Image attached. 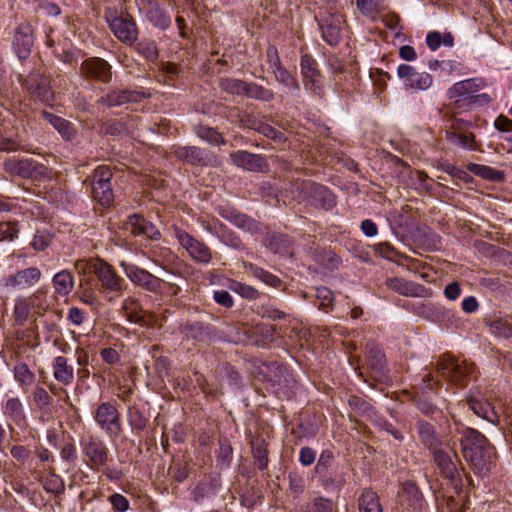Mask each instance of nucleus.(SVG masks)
<instances>
[{"label":"nucleus","instance_id":"obj_12","mask_svg":"<svg viewBox=\"0 0 512 512\" xmlns=\"http://www.w3.org/2000/svg\"><path fill=\"white\" fill-rule=\"evenodd\" d=\"M344 23V16L339 12H326L321 15L319 26L328 44L336 45L339 42Z\"/></svg>","mask_w":512,"mask_h":512},{"label":"nucleus","instance_id":"obj_22","mask_svg":"<svg viewBox=\"0 0 512 512\" xmlns=\"http://www.w3.org/2000/svg\"><path fill=\"white\" fill-rule=\"evenodd\" d=\"M42 276L41 271L37 267H29L17 271L13 275H9L4 279L5 287H30L37 283Z\"/></svg>","mask_w":512,"mask_h":512},{"label":"nucleus","instance_id":"obj_14","mask_svg":"<svg viewBox=\"0 0 512 512\" xmlns=\"http://www.w3.org/2000/svg\"><path fill=\"white\" fill-rule=\"evenodd\" d=\"M300 65L305 87L310 89L315 95L321 96L323 94V86L316 61L312 56L305 54L301 57Z\"/></svg>","mask_w":512,"mask_h":512},{"label":"nucleus","instance_id":"obj_59","mask_svg":"<svg viewBox=\"0 0 512 512\" xmlns=\"http://www.w3.org/2000/svg\"><path fill=\"white\" fill-rule=\"evenodd\" d=\"M267 62L269 63L270 68L272 69V72L275 73V71H279L283 68L278 50L275 46L270 45L267 48Z\"/></svg>","mask_w":512,"mask_h":512},{"label":"nucleus","instance_id":"obj_6","mask_svg":"<svg viewBox=\"0 0 512 512\" xmlns=\"http://www.w3.org/2000/svg\"><path fill=\"white\" fill-rule=\"evenodd\" d=\"M89 269L97 277L103 292H114L118 294L123 292L124 279L117 274L115 269L108 262L99 258L94 259L90 262Z\"/></svg>","mask_w":512,"mask_h":512},{"label":"nucleus","instance_id":"obj_38","mask_svg":"<svg viewBox=\"0 0 512 512\" xmlns=\"http://www.w3.org/2000/svg\"><path fill=\"white\" fill-rule=\"evenodd\" d=\"M251 448L255 464L260 470H264L268 465V450L265 441L255 438L251 441Z\"/></svg>","mask_w":512,"mask_h":512},{"label":"nucleus","instance_id":"obj_50","mask_svg":"<svg viewBox=\"0 0 512 512\" xmlns=\"http://www.w3.org/2000/svg\"><path fill=\"white\" fill-rule=\"evenodd\" d=\"M275 79L288 89L299 90L300 86L297 79L286 69L282 68L274 73Z\"/></svg>","mask_w":512,"mask_h":512},{"label":"nucleus","instance_id":"obj_13","mask_svg":"<svg viewBox=\"0 0 512 512\" xmlns=\"http://www.w3.org/2000/svg\"><path fill=\"white\" fill-rule=\"evenodd\" d=\"M126 275L130 281L150 293H160L164 279L154 276L148 271L132 265L126 269Z\"/></svg>","mask_w":512,"mask_h":512},{"label":"nucleus","instance_id":"obj_7","mask_svg":"<svg viewBox=\"0 0 512 512\" xmlns=\"http://www.w3.org/2000/svg\"><path fill=\"white\" fill-rule=\"evenodd\" d=\"M174 234L178 243L184 248L189 256L196 262L208 264L212 260V251L208 245L187 233L185 230L174 227Z\"/></svg>","mask_w":512,"mask_h":512},{"label":"nucleus","instance_id":"obj_17","mask_svg":"<svg viewBox=\"0 0 512 512\" xmlns=\"http://www.w3.org/2000/svg\"><path fill=\"white\" fill-rule=\"evenodd\" d=\"M81 74L88 79L108 83L111 80V66L99 57L86 59L81 65Z\"/></svg>","mask_w":512,"mask_h":512},{"label":"nucleus","instance_id":"obj_43","mask_svg":"<svg viewBox=\"0 0 512 512\" xmlns=\"http://www.w3.org/2000/svg\"><path fill=\"white\" fill-rule=\"evenodd\" d=\"M475 372V366L466 361H458V367L452 372L449 381L456 385H465V379Z\"/></svg>","mask_w":512,"mask_h":512},{"label":"nucleus","instance_id":"obj_42","mask_svg":"<svg viewBox=\"0 0 512 512\" xmlns=\"http://www.w3.org/2000/svg\"><path fill=\"white\" fill-rule=\"evenodd\" d=\"M147 17L153 25L161 29H166L171 23V19L167 13L156 4L150 5Z\"/></svg>","mask_w":512,"mask_h":512},{"label":"nucleus","instance_id":"obj_46","mask_svg":"<svg viewBox=\"0 0 512 512\" xmlns=\"http://www.w3.org/2000/svg\"><path fill=\"white\" fill-rule=\"evenodd\" d=\"M456 367H458V360L449 354L443 355L437 362V371L447 380Z\"/></svg>","mask_w":512,"mask_h":512},{"label":"nucleus","instance_id":"obj_41","mask_svg":"<svg viewBox=\"0 0 512 512\" xmlns=\"http://www.w3.org/2000/svg\"><path fill=\"white\" fill-rule=\"evenodd\" d=\"M14 378L19 385L24 389L30 387L35 382V374L29 369L25 363H18L13 369Z\"/></svg>","mask_w":512,"mask_h":512},{"label":"nucleus","instance_id":"obj_18","mask_svg":"<svg viewBox=\"0 0 512 512\" xmlns=\"http://www.w3.org/2000/svg\"><path fill=\"white\" fill-rule=\"evenodd\" d=\"M143 97V94L137 91L128 89H112L107 94L102 96L98 103L107 107H118L127 103L139 102Z\"/></svg>","mask_w":512,"mask_h":512},{"label":"nucleus","instance_id":"obj_35","mask_svg":"<svg viewBox=\"0 0 512 512\" xmlns=\"http://www.w3.org/2000/svg\"><path fill=\"white\" fill-rule=\"evenodd\" d=\"M418 433L422 443L427 446L430 450H434L440 446L442 443L438 439L434 427L424 421L418 422Z\"/></svg>","mask_w":512,"mask_h":512},{"label":"nucleus","instance_id":"obj_25","mask_svg":"<svg viewBox=\"0 0 512 512\" xmlns=\"http://www.w3.org/2000/svg\"><path fill=\"white\" fill-rule=\"evenodd\" d=\"M128 224L131 226V233L134 235H145L153 240L160 238V232L155 225L144 219L142 216L137 214L130 216Z\"/></svg>","mask_w":512,"mask_h":512},{"label":"nucleus","instance_id":"obj_62","mask_svg":"<svg viewBox=\"0 0 512 512\" xmlns=\"http://www.w3.org/2000/svg\"><path fill=\"white\" fill-rule=\"evenodd\" d=\"M491 328L493 333L496 335L502 336L504 338L512 337V326L506 321H495Z\"/></svg>","mask_w":512,"mask_h":512},{"label":"nucleus","instance_id":"obj_48","mask_svg":"<svg viewBox=\"0 0 512 512\" xmlns=\"http://www.w3.org/2000/svg\"><path fill=\"white\" fill-rule=\"evenodd\" d=\"M197 135L201 139H203L211 144H215V145L225 144V140H224L222 134H220L217 130H215L214 128H211V127H207V126L198 127Z\"/></svg>","mask_w":512,"mask_h":512},{"label":"nucleus","instance_id":"obj_2","mask_svg":"<svg viewBox=\"0 0 512 512\" xmlns=\"http://www.w3.org/2000/svg\"><path fill=\"white\" fill-rule=\"evenodd\" d=\"M463 456L475 468L482 470L488 463L491 447L487 438L473 428H467L461 439Z\"/></svg>","mask_w":512,"mask_h":512},{"label":"nucleus","instance_id":"obj_10","mask_svg":"<svg viewBox=\"0 0 512 512\" xmlns=\"http://www.w3.org/2000/svg\"><path fill=\"white\" fill-rule=\"evenodd\" d=\"M95 421L110 436L117 437L121 432L120 415L116 407L105 402L100 404L95 411Z\"/></svg>","mask_w":512,"mask_h":512},{"label":"nucleus","instance_id":"obj_36","mask_svg":"<svg viewBox=\"0 0 512 512\" xmlns=\"http://www.w3.org/2000/svg\"><path fill=\"white\" fill-rule=\"evenodd\" d=\"M267 247L275 254H280L282 256H292L293 249L291 246V242L286 235L278 234L273 235L268 240L266 244Z\"/></svg>","mask_w":512,"mask_h":512},{"label":"nucleus","instance_id":"obj_4","mask_svg":"<svg viewBox=\"0 0 512 512\" xmlns=\"http://www.w3.org/2000/svg\"><path fill=\"white\" fill-rule=\"evenodd\" d=\"M4 170L13 176L32 181H43L50 178L51 171L43 164L29 158H8L4 161Z\"/></svg>","mask_w":512,"mask_h":512},{"label":"nucleus","instance_id":"obj_53","mask_svg":"<svg viewBox=\"0 0 512 512\" xmlns=\"http://www.w3.org/2000/svg\"><path fill=\"white\" fill-rule=\"evenodd\" d=\"M52 236L46 231H37L31 242V246L35 251H44L50 246Z\"/></svg>","mask_w":512,"mask_h":512},{"label":"nucleus","instance_id":"obj_8","mask_svg":"<svg viewBox=\"0 0 512 512\" xmlns=\"http://www.w3.org/2000/svg\"><path fill=\"white\" fill-rule=\"evenodd\" d=\"M106 18L111 31L119 41L127 45L135 43L138 37V29L132 16L126 14L111 18V12H107Z\"/></svg>","mask_w":512,"mask_h":512},{"label":"nucleus","instance_id":"obj_28","mask_svg":"<svg viewBox=\"0 0 512 512\" xmlns=\"http://www.w3.org/2000/svg\"><path fill=\"white\" fill-rule=\"evenodd\" d=\"M231 159L235 165L248 170H260L264 165L263 157L247 151L234 152Z\"/></svg>","mask_w":512,"mask_h":512},{"label":"nucleus","instance_id":"obj_3","mask_svg":"<svg viewBox=\"0 0 512 512\" xmlns=\"http://www.w3.org/2000/svg\"><path fill=\"white\" fill-rule=\"evenodd\" d=\"M457 111L446 113L444 119V131L446 141L455 147L468 150H476L477 144L475 135L471 131L473 124L471 121L459 118Z\"/></svg>","mask_w":512,"mask_h":512},{"label":"nucleus","instance_id":"obj_55","mask_svg":"<svg viewBox=\"0 0 512 512\" xmlns=\"http://www.w3.org/2000/svg\"><path fill=\"white\" fill-rule=\"evenodd\" d=\"M112 176V171L108 166H99L93 173L92 184L111 183Z\"/></svg>","mask_w":512,"mask_h":512},{"label":"nucleus","instance_id":"obj_15","mask_svg":"<svg viewBox=\"0 0 512 512\" xmlns=\"http://www.w3.org/2000/svg\"><path fill=\"white\" fill-rule=\"evenodd\" d=\"M399 505L402 512H421L424 506V498L416 483L406 481L399 493Z\"/></svg>","mask_w":512,"mask_h":512},{"label":"nucleus","instance_id":"obj_32","mask_svg":"<svg viewBox=\"0 0 512 512\" xmlns=\"http://www.w3.org/2000/svg\"><path fill=\"white\" fill-rule=\"evenodd\" d=\"M359 512H383L379 496L371 489H364L358 499Z\"/></svg>","mask_w":512,"mask_h":512},{"label":"nucleus","instance_id":"obj_58","mask_svg":"<svg viewBox=\"0 0 512 512\" xmlns=\"http://www.w3.org/2000/svg\"><path fill=\"white\" fill-rule=\"evenodd\" d=\"M374 251L383 258L394 260L398 254L396 249L388 242L379 243L374 246Z\"/></svg>","mask_w":512,"mask_h":512},{"label":"nucleus","instance_id":"obj_60","mask_svg":"<svg viewBox=\"0 0 512 512\" xmlns=\"http://www.w3.org/2000/svg\"><path fill=\"white\" fill-rule=\"evenodd\" d=\"M18 233L15 223L0 222V241L12 240Z\"/></svg>","mask_w":512,"mask_h":512},{"label":"nucleus","instance_id":"obj_23","mask_svg":"<svg viewBox=\"0 0 512 512\" xmlns=\"http://www.w3.org/2000/svg\"><path fill=\"white\" fill-rule=\"evenodd\" d=\"M179 329L184 337L198 342L210 341L213 334L209 325L201 321H187L181 324Z\"/></svg>","mask_w":512,"mask_h":512},{"label":"nucleus","instance_id":"obj_30","mask_svg":"<svg viewBox=\"0 0 512 512\" xmlns=\"http://www.w3.org/2000/svg\"><path fill=\"white\" fill-rule=\"evenodd\" d=\"M42 117L51 124L65 140H71L75 136V130L68 120L47 111L42 112Z\"/></svg>","mask_w":512,"mask_h":512},{"label":"nucleus","instance_id":"obj_52","mask_svg":"<svg viewBox=\"0 0 512 512\" xmlns=\"http://www.w3.org/2000/svg\"><path fill=\"white\" fill-rule=\"evenodd\" d=\"M231 289L238 293L243 298L249 300H256L260 296V293L258 292L257 289L250 285L240 282H233V284L231 285Z\"/></svg>","mask_w":512,"mask_h":512},{"label":"nucleus","instance_id":"obj_40","mask_svg":"<svg viewBox=\"0 0 512 512\" xmlns=\"http://www.w3.org/2000/svg\"><path fill=\"white\" fill-rule=\"evenodd\" d=\"M468 168L473 174L485 180L499 182L504 179V173L502 171L493 169L486 165L470 164Z\"/></svg>","mask_w":512,"mask_h":512},{"label":"nucleus","instance_id":"obj_26","mask_svg":"<svg viewBox=\"0 0 512 512\" xmlns=\"http://www.w3.org/2000/svg\"><path fill=\"white\" fill-rule=\"evenodd\" d=\"M53 377L63 385H70L74 380V369L64 356H58L52 363Z\"/></svg>","mask_w":512,"mask_h":512},{"label":"nucleus","instance_id":"obj_37","mask_svg":"<svg viewBox=\"0 0 512 512\" xmlns=\"http://www.w3.org/2000/svg\"><path fill=\"white\" fill-rule=\"evenodd\" d=\"M132 120L128 117L121 119H109L102 123L101 130L108 135L120 136L129 131V123Z\"/></svg>","mask_w":512,"mask_h":512},{"label":"nucleus","instance_id":"obj_45","mask_svg":"<svg viewBox=\"0 0 512 512\" xmlns=\"http://www.w3.org/2000/svg\"><path fill=\"white\" fill-rule=\"evenodd\" d=\"M247 267L249 268L250 272L252 273V275L254 277L258 278L265 284H267L271 287H274V288H276L280 285L281 280L277 276L273 275L272 273L265 271L264 269H262L258 266H255L253 264H249Z\"/></svg>","mask_w":512,"mask_h":512},{"label":"nucleus","instance_id":"obj_61","mask_svg":"<svg viewBox=\"0 0 512 512\" xmlns=\"http://www.w3.org/2000/svg\"><path fill=\"white\" fill-rule=\"evenodd\" d=\"M219 444L218 461L228 466L232 458L233 449L227 441L220 440Z\"/></svg>","mask_w":512,"mask_h":512},{"label":"nucleus","instance_id":"obj_24","mask_svg":"<svg viewBox=\"0 0 512 512\" xmlns=\"http://www.w3.org/2000/svg\"><path fill=\"white\" fill-rule=\"evenodd\" d=\"M3 414L8 421L16 425H22L26 422L24 405L18 397H10L5 401Z\"/></svg>","mask_w":512,"mask_h":512},{"label":"nucleus","instance_id":"obj_64","mask_svg":"<svg viewBox=\"0 0 512 512\" xmlns=\"http://www.w3.org/2000/svg\"><path fill=\"white\" fill-rule=\"evenodd\" d=\"M238 122L239 125L243 128H249L253 130H257L258 125L260 123L259 120H257L254 116L248 114V113H238Z\"/></svg>","mask_w":512,"mask_h":512},{"label":"nucleus","instance_id":"obj_34","mask_svg":"<svg viewBox=\"0 0 512 512\" xmlns=\"http://www.w3.org/2000/svg\"><path fill=\"white\" fill-rule=\"evenodd\" d=\"M52 283L57 294L66 296L73 290L74 277L70 271L62 270L54 275Z\"/></svg>","mask_w":512,"mask_h":512},{"label":"nucleus","instance_id":"obj_11","mask_svg":"<svg viewBox=\"0 0 512 512\" xmlns=\"http://www.w3.org/2000/svg\"><path fill=\"white\" fill-rule=\"evenodd\" d=\"M34 45L33 27L28 22L19 24L14 32L12 46L20 60L27 59Z\"/></svg>","mask_w":512,"mask_h":512},{"label":"nucleus","instance_id":"obj_56","mask_svg":"<svg viewBox=\"0 0 512 512\" xmlns=\"http://www.w3.org/2000/svg\"><path fill=\"white\" fill-rule=\"evenodd\" d=\"M51 396L43 387H37L33 392V401L37 408L44 409L51 404Z\"/></svg>","mask_w":512,"mask_h":512},{"label":"nucleus","instance_id":"obj_57","mask_svg":"<svg viewBox=\"0 0 512 512\" xmlns=\"http://www.w3.org/2000/svg\"><path fill=\"white\" fill-rule=\"evenodd\" d=\"M316 298L319 300V305L322 308L330 307L334 300L332 291L327 287H317Z\"/></svg>","mask_w":512,"mask_h":512},{"label":"nucleus","instance_id":"obj_5","mask_svg":"<svg viewBox=\"0 0 512 512\" xmlns=\"http://www.w3.org/2000/svg\"><path fill=\"white\" fill-rule=\"evenodd\" d=\"M432 451L434 463L438 467L441 476L449 481V484L458 494L462 489V480L455 463L458 459L456 453L448 446L445 448L440 446Z\"/></svg>","mask_w":512,"mask_h":512},{"label":"nucleus","instance_id":"obj_19","mask_svg":"<svg viewBox=\"0 0 512 512\" xmlns=\"http://www.w3.org/2000/svg\"><path fill=\"white\" fill-rule=\"evenodd\" d=\"M311 198V203L320 209L330 210L336 205L335 195L325 186L317 183H307L304 186Z\"/></svg>","mask_w":512,"mask_h":512},{"label":"nucleus","instance_id":"obj_21","mask_svg":"<svg viewBox=\"0 0 512 512\" xmlns=\"http://www.w3.org/2000/svg\"><path fill=\"white\" fill-rule=\"evenodd\" d=\"M465 402L469 409L473 411V413L490 423H497L499 417L494 410V407L487 400L483 399L480 395L471 394L466 397Z\"/></svg>","mask_w":512,"mask_h":512},{"label":"nucleus","instance_id":"obj_54","mask_svg":"<svg viewBox=\"0 0 512 512\" xmlns=\"http://www.w3.org/2000/svg\"><path fill=\"white\" fill-rule=\"evenodd\" d=\"M357 8L365 16H373L379 12V0H356Z\"/></svg>","mask_w":512,"mask_h":512},{"label":"nucleus","instance_id":"obj_31","mask_svg":"<svg viewBox=\"0 0 512 512\" xmlns=\"http://www.w3.org/2000/svg\"><path fill=\"white\" fill-rule=\"evenodd\" d=\"M175 156L193 165H205L206 157L203 151L196 146L178 147L174 151Z\"/></svg>","mask_w":512,"mask_h":512},{"label":"nucleus","instance_id":"obj_63","mask_svg":"<svg viewBox=\"0 0 512 512\" xmlns=\"http://www.w3.org/2000/svg\"><path fill=\"white\" fill-rule=\"evenodd\" d=\"M256 131L263 134L267 138H271L273 140H281L283 137V134L280 131L276 130L271 125L263 123L261 121Z\"/></svg>","mask_w":512,"mask_h":512},{"label":"nucleus","instance_id":"obj_29","mask_svg":"<svg viewBox=\"0 0 512 512\" xmlns=\"http://www.w3.org/2000/svg\"><path fill=\"white\" fill-rule=\"evenodd\" d=\"M386 285L389 289L409 297L419 296L420 292L423 290L421 285H417L398 277L388 278L386 280Z\"/></svg>","mask_w":512,"mask_h":512},{"label":"nucleus","instance_id":"obj_9","mask_svg":"<svg viewBox=\"0 0 512 512\" xmlns=\"http://www.w3.org/2000/svg\"><path fill=\"white\" fill-rule=\"evenodd\" d=\"M24 86L31 97L45 104H50L54 93L51 89L50 79L44 74L34 71L31 72L24 81Z\"/></svg>","mask_w":512,"mask_h":512},{"label":"nucleus","instance_id":"obj_47","mask_svg":"<svg viewBox=\"0 0 512 512\" xmlns=\"http://www.w3.org/2000/svg\"><path fill=\"white\" fill-rule=\"evenodd\" d=\"M136 49L148 61L154 62L158 59V48L152 40H141L137 44Z\"/></svg>","mask_w":512,"mask_h":512},{"label":"nucleus","instance_id":"obj_27","mask_svg":"<svg viewBox=\"0 0 512 512\" xmlns=\"http://www.w3.org/2000/svg\"><path fill=\"white\" fill-rule=\"evenodd\" d=\"M367 349V362L370 369L378 376H381L386 368L385 354L381 348L375 343H368Z\"/></svg>","mask_w":512,"mask_h":512},{"label":"nucleus","instance_id":"obj_1","mask_svg":"<svg viewBox=\"0 0 512 512\" xmlns=\"http://www.w3.org/2000/svg\"><path fill=\"white\" fill-rule=\"evenodd\" d=\"M483 85L479 79H467L455 83L447 91V98L451 101L449 108L452 111H469L476 105H484L490 102L488 94L478 93Z\"/></svg>","mask_w":512,"mask_h":512},{"label":"nucleus","instance_id":"obj_44","mask_svg":"<svg viewBox=\"0 0 512 512\" xmlns=\"http://www.w3.org/2000/svg\"><path fill=\"white\" fill-rule=\"evenodd\" d=\"M219 86L228 94L243 96L245 81L234 78H222L219 82Z\"/></svg>","mask_w":512,"mask_h":512},{"label":"nucleus","instance_id":"obj_49","mask_svg":"<svg viewBox=\"0 0 512 512\" xmlns=\"http://www.w3.org/2000/svg\"><path fill=\"white\" fill-rule=\"evenodd\" d=\"M229 219L235 224L237 227L247 230L249 232H253L257 229V224L253 219L248 217L245 214H242L237 211H232L230 213Z\"/></svg>","mask_w":512,"mask_h":512},{"label":"nucleus","instance_id":"obj_39","mask_svg":"<svg viewBox=\"0 0 512 512\" xmlns=\"http://www.w3.org/2000/svg\"><path fill=\"white\" fill-rule=\"evenodd\" d=\"M92 195L102 206H109L114 200L111 183L92 184Z\"/></svg>","mask_w":512,"mask_h":512},{"label":"nucleus","instance_id":"obj_33","mask_svg":"<svg viewBox=\"0 0 512 512\" xmlns=\"http://www.w3.org/2000/svg\"><path fill=\"white\" fill-rule=\"evenodd\" d=\"M243 96L258 101L271 102L275 98V93L272 89L266 88L256 83H249L245 81Z\"/></svg>","mask_w":512,"mask_h":512},{"label":"nucleus","instance_id":"obj_51","mask_svg":"<svg viewBox=\"0 0 512 512\" xmlns=\"http://www.w3.org/2000/svg\"><path fill=\"white\" fill-rule=\"evenodd\" d=\"M432 84V76L427 72H415L408 85L413 89L425 90Z\"/></svg>","mask_w":512,"mask_h":512},{"label":"nucleus","instance_id":"obj_20","mask_svg":"<svg viewBox=\"0 0 512 512\" xmlns=\"http://www.w3.org/2000/svg\"><path fill=\"white\" fill-rule=\"evenodd\" d=\"M121 310L123 316L131 323L146 326L154 321V316L151 313L144 312L140 302L133 297H128L123 301Z\"/></svg>","mask_w":512,"mask_h":512},{"label":"nucleus","instance_id":"obj_16","mask_svg":"<svg viewBox=\"0 0 512 512\" xmlns=\"http://www.w3.org/2000/svg\"><path fill=\"white\" fill-rule=\"evenodd\" d=\"M83 453L88 458L92 469L100 470V468L106 466L108 449L99 438L90 436L83 444Z\"/></svg>","mask_w":512,"mask_h":512}]
</instances>
